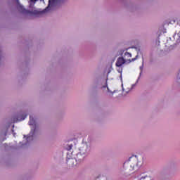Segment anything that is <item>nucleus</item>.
<instances>
[{"mask_svg": "<svg viewBox=\"0 0 180 180\" xmlns=\"http://www.w3.org/2000/svg\"><path fill=\"white\" fill-rule=\"evenodd\" d=\"M88 143H82L78 149H72V145H67L66 150H68L67 161L70 165L75 167L77 165V162H82L86 154L88 153Z\"/></svg>", "mask_w": 180, "mask_h": 180, "instance_id": "1", "label": "nucleus"}, {"mask_svg": "<svg viewBox=\"0 0 180 180\" xmlns=\"http://www.w3.org/2000/svg\"><path fill=\"white\" fill-rule=\"evenodd\" d=\"M141 165H143L141 159H139V158L133 156L124 162L122 168L123 169H125L127 172H133V171H137Z\"/></svg>", "mask_w": 180, "mask_h": 180, "instance_id": "2", "label": "nucleus"}, {"mask_svg": "<svg viewBox=\"0 0 180 180\" xmlns=\"http://www.w3.org/2000/svg\"><path fill=\"white\" fill-rule=\"evenodd\" d=\"M122 58L125 61V64H130V63H133V61H136V60L139 58V55H136V58H131V53L126 51L124 53Z\"/></svg>", "mask_w": 180, "mask_h": 180, "instance_id": "3", "label": "nucleus"}, {"mask_svg": "<svg viewBox=\"0 0 180 180\" xmlns=\"http://www.w3.org/2000/svg\"><path fill=\"white\" fill-rule=\"evenodd\" d=\"M122 87L123 94H119L118 96H124V95L129 94V92H130V91H131L132 89V87L130 84H129V82H124V84H122Z\"/></svg>", "mask_w": 180, "mask_h": 180, "instance_id": "4", "label": "nucleus"}, {"mask_svg": "<svg viewBox=\"0 0 180 180\" xmlns=\"http://www.w3.org/2000/svg\"><path fill=\"white\" fill-rule=\"evenodd\" d=\"M123 64H126V61L124 60L123 56L119 58L116 62L117 67H122Z\"/></svg>", "mask_w": 180, "mask_h": 180, "instance_id": "5", "label": "nucleus"}, {"mask_svg": "<svg viewBox=\"0 0 180 180\" xmlns=\"http://www.w3.org/2000/svg\"><path fill=\"white\" fill-rule=\"evenodd\" d=\"M141 180H151V177H150V176L143 175L141 177Z\"/></svg>", "mask_w": 180, "mask_h": 180, "instance_id": "6", "label": "nucleus"}, {"mask_svg": "<svg viewBox=\"0 0 180 180\" xmlns=\"http://www.w3.org/2000/svg\"><path fill=\"white\" fill-rule=\"evenodd\" d=\"M30 125L34 124V120L30 119Z\"/></svg>", "mask_w": 180, "mask_h": 180, "instance_id": "7", "label": "nucleus"}, {"mask_svg": "<svg viewBox=\"0 0 180 180\" xmlns=\"http://www.w3.org/2000/svg\"><path fill=\"white\" fill-rule=\"evenodd\" d=\"M114 92H120V91H115Z\"/></svg>", "mask_w": 180, "mask_h": 180, "instance_id": "8", "label": "nucleus"}, {"mask_svg": "<svg viewBox=\"0 0 180 180\" xmlns=\"http://www.w3.org/2000/svg\"><path fill=\"white\" fill-rule=\"evenodd\" d=\"M49 2H51V0H49Z\"/></svg>", "mask_w": 180, "mask_h": 180, "instance_id": "9", "label": "nucleus"}]
</instances>
